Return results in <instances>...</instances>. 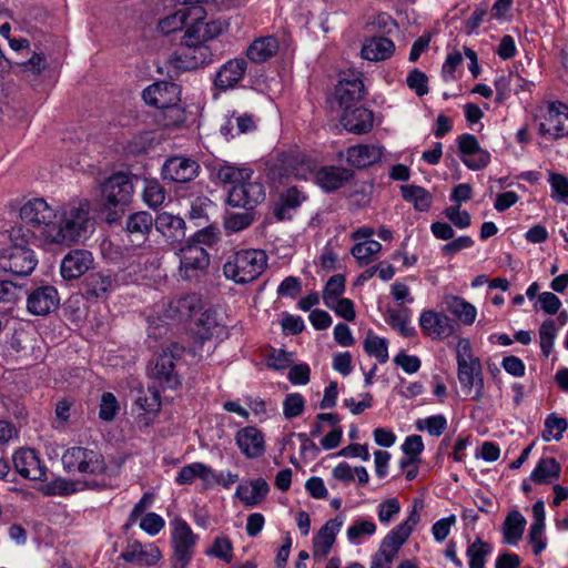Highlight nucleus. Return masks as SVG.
I'll return each instance as SVG.
<instances>
[{
	"label": "nucleus",
	"mask_w": 568,
	"mask_h": 568,
	"mask_svg": "<svg viewBox=\"0 0 568 568\" xmlns=\"http://www.w3.org/2000/svg\"><path fill=\"white\" fill-rule=\"evenodd\" d=\"M89 214L87 200L54 209L44 199L37 197L20 207L21 225L13 229H23L26 237L45 250L64 247L85 239L91 232L93 223Z\"/></svg>",
	"instance_id": "f257e3e1"
},
{
	"label": "nucleus",
	"mask_w": 568,
	"mask_h": 568,
	"mask_svg": "<svg viewBox=\"0 0 568 568\" xmlns=\"http://www.w3.org/2000/svg\"><path fill=\"white\" fill-rule=\"evenodd\" d=\"M272 180L280 182L284 178L295 176L300 180H307L314 176L315 183L324 191L331 192L342 187L351 178L347 169L339 166H323L314 171L313 162L301 154H285L280 163L270 171Z\"/></svg>",
	"instance_id": "f03ea898"
},
{
	"label": "nucleus",
	"mask_w": 568,
	"mask_h": 568,
	"mask_svg": "<svg viewBox=\"0 0 568 568\" xmlns=\"http://www.w3.org/2000/svg\"><path fill=\"white\" fill-rule=\"evenodd\" d=\"M23 229L10 231V242L0 248V272L13 276H28L38 265V257L29 247L33 241L24 236Z\"/></svg>",
	"instance_id": "7ed1b4c3"
},
{
	"label": "nucleus",
	"mask_w": 568,
	"mask_h": 568,
	"mask_svg": "<svg viewBox=\"0 0 568 568\" xmlns=\"http://www.w3.org/2000/svg\"><path fill=\"white\" fill-rule=\"evenodd\" d=\"M62 464L69 471L92 476V487H104L111 478L103 456L94 449L81 446L68 448L62 455Z\"/></svg>",
	"instance_id": "20e7f679"
},
{
	"label": "nucleus",
	"mask_w": 568,
	"mask_h": 568,
	"mask_svg": "<svg viewBox=\"0 0 568 568\" xmlns=\"http://www.w3.org/2000/svg\"><path fill=\"white\" fill-rule=\"evenodd\" d=\"M266 265L267 256L264 251L240 250L227 258L223 266V273L227 280L236 284H246L255 281Z\"/></svg>",
	"instance_id": "39448f33"
},
{
	"label": "nucleus",
	"mask_w": 568,
	"mask_h": 568,
	"mask_svg": "<svg viewBox=\"0 0 568 568\" xmlns=\"http://www.w3.org/2000/svg\"><path fill=\"white\" fill-rule=\"evenodd\" d=\"M539 134L559 139L568 136V105L561 102H549L536 113Z\"/></svg>",
	"instance_id": "423d86ee"
},
{
	"label": "nucleus",
	"mask_w": 568,
	"mask_h": 568,
	"mask_svg": "<svg viewBox=\"0 0 568 568\" xmlns=\"http://www.w3.org/2000/svg\"><path fill=\"white\" fill-rule=\"evenodd\" d=\"M171 529L174 550L172 567L186 568L194 554L197 536L192 531L189 524L181 518L171 521Z\"/></svg>",
	"instance_id": "0eeeda50"
},
{
	"label": "nucleus",
	"mask_w": 568,
	"mask_h": 568,
	"mask_svg": "<svg viewBox=\"0 0 568 568\" xmlns=\"http://www.w3.org/2000/svg\"><path fill=\"white\" fill-rule=\"evenodd\" d=\"M133 184L124 173H115L101 185V201L105 210L123 209L133 196Z\"/></svg>",
	"instance_id": "6e6552de"
},
{
	"label": "nucleus",
	"mask_w": 568,
	"mask_h": 568,
	"mask_svg": "<svg viewBox=\"0 0 568 568\" xmlns=\"http://www.w3.org/2000/svg\"><path fill=\"white\" fill-rule=\"evenodd\" d=\"M179 256V274L184 280L199 277L210 265V255L199 243L185 244Z\"/></svg>",
	"instance_id": "1a4fd4ad"
},
{
	"label": "nucleus",
	"mask_w": 568,
	"mask_h": 568,
	"mask_svg": "<svg viewBox=\"0 0 568 568\" xmlns=\"http://www.w3.org/2000/svg\"><path fill=\"white\" fill-rule=\"evenodd\" d=\"M195 29H187L182 40V48L175 54L176 65L184 70L196 69L204 64L207 58V48L194 38Z\"/></svg>",
	"instance_id": "9d476101"
},
{
	"label": "nucleus",
	"mask_w": 568,
	"mask_h": 568,
	"mask_svg": "<svg viewBox=\"0 0 568 568\" xmlns=\"http://www.w3.org/2000/svg\"><path fill=\"white\" fill-rule=\"evenodd\" d=\"M200 308L201 298L197 294H184L163 303L160 320L181 323L191 318Z\"/></svg>",
	"instance_id": "9b49d317"
},
{
	"label": "nucleus",
	"mask_w": 568,
	"mask_h": 568,
	"mask_svg": "<svg viewBox=\"0 0 568 568\" xmlns=\"http://www.w3.org/2000/svg\"><path fill=\"white\" fill-rule=\"evenodd\" d=\"M134 406L139 410L134 418L136 427L139 429L150 427L155 422L162 407L160 392L155 387L141 390L135 398Z\"/></svg>",
	"instance_id": "f8f14e48"
},
{
	"label": "nucleus",
	"mask_w": 568,
	"mask_h": 568,
	"mask_svg": "<svg viewBox=\"0 0 568 568\" xmlns=\"http://www.w3.org/2000/svg\"><path fill=\"white\" fill-rule=\"evenodd\" d=\"M265 199V190L258 181H245L233 185L227 194V203L233 207L252 210Z\"/></svg>",
	"instance_id": "ddd939ff"
},
{
	"label": "nucleus",
	"mask_w": 568,
	"mask_h": 568,
	"mask_svg": "<svg viewBox=\"0 0 568 568\" xmlns=\"http://www.w3.org/2000/svg\"><path fill=\"white\" fill-rule=\"evenodd\" d=\"M181 89L173 82H155L143 91V100L146 104L168 109L175 106L180 101Z\"/></svg>",
	"instance_id": "4468645a"
},
{
	"label": "nucleus",
	"mask_w": 568,
	"mask_h": 568,
	"mask_svg": "<svg viewBox=\"0 0 568 568\" xmlns=\"http://www.w3.org/2000/svg\"><path fill=\"white\" fill-rule=\"evenodd\" d=\"M14 469L19 475L30 480H47V467L31 448L17 450L12 456Z\"/></svg>",
	"instance_id": "2eb2a0df"
},
{
	"label": "nucleus",
	"mask_w": 568,
	"mask_h": 568,
	"mask_svg": "<svg viewBox=\"0 0 568 568\" xmlns=\"http://www.w3.org/2000/svg\"><path fill=\"white\" fill-rule=\"evenodd\" d=\"M458 149L463 163L473 171L481 170L490 162V153L479 145L473 134H462L458 138Z\"/></svg>",
	"instance_id": "dca6fc26"
},
{
	"label": "nucleus",
	"mask_w": 568,
	"mask_h": 568,
	"mask_svg": "<svg viewBox=\"0 0 568 568\" xmlns=\"http://www.w3.org/2000/svg\"><path fill=\"white\" fill-rule=\"evenodd\" d=\"M422 333L432 339H444L452 335V320L444 313L434 310H424L418 318Z\"/></svg>",
	"instance_id": "f3484780"
},
{
	"label": "nucleus",
	"mask_w": 568,
	"mask_h": 568,
	"mask_svg": "<svg viewBox=\"0 0 568 568\" xmlns=\"http://www.w3.org/2000/svg\"><path fill=\"white\" fill-rule=\"evenodd\" d=\"M235 444L241 454L247 459L260 458L266 450L264 435L254 426L239 429L235 434Z\"/></svg>",
	"instance_id": "a211bd4d"
},
{
	"label": "nucleus",
	"mask_w": 568,
	"mask_h": 568,
	"mask_svg": "<svg viewBox=\"0 0 568 568\" xmlns=\"http://www.w3.org/2000/svg\"><path fill=\"white\" fill-rule=\"evenodd\" d=\"M200 165L195 160L184 156L168 159L162 168V176L178 183H186L197 176Z\"/></svg>",
	"instance_id": "6ab92c4d"
},
{
	"label": "nucleus",
	"mask_w": 568,
	"mask_h": 568,
	"mask_svg": "<svg viewBox=\"0 0 568 568\" xmlns=\"http://www.w3.org/2000/svg\"><path fill=\"white\" fill-rule=\"evenodd\" d=\"M344 516H336L327 520L320 531L313 538V557L315 559L325 558L331 551L337 534L344 525Z\"/></svg>",
	"instance_id": "aec40b11"
},
{
	"label": "nucleus",
	"mask_w": 568,
	"mask_h": 568,
	"mask_svg": "<svg viewBox=\"0 0 568 568\" xmlns=\"http://www.w3.org/2000/svg\"><path fill=\"white\" fill-rule=\"evenodd\" d=\"M59 305L58 291L51 286H40L33 290L27 298V310L32 315L44 316Z\"/></svg>",
	"instance_id": "412c9836"
},
{
	"label": "nucleus",
	"mask_w": 568,
	"mask_h": 568,
	"mask_svg": "<svg viewBox=\"0 0 568 568\" xmlns=\"http://www.w3.org/2000/svg\"><path fill=\"white\" fill-rule=\"evenodd\" d=\"M93 262L94 258L91 252L73 250L61 262V276L68 281L79 278L93 266Z\"/></svg>",
	"instance_id": "4be33fe9"
},
{
	"label": "nucleus",
	"mask_w": 568,
	"mask_h": 568,
	"mask_svg": "<svg viewBox=\"0 0 568 568\" xmlns=\"http://www.w3.org/2000/svg\"><path fill=\"white\" fill-rule=\"evenodd\" d=\"M174 355L172 351H164L158 358L151 371V375L162 386L174 389L181 384L180 376L175 372Z\"/></svg>",
	"instance_id": "5701e85b"
},
{
	"label": "nucleus",
	"mask_w": 568,
	"mask_h": 568,
	"mask_svg": "<svg viewBox=\"0 0 568 568\" xmlns=\"http://www.w3.org/2000/svg\"><path fill=\"white\" fill-rule=\"evenodd\" d=\"M247 63L242 58L226 61L217 71L214 84L220 90L234 88L244 77Z\"/></svg>",
	"instance_id": "b1692460"
},
{
	"label": "nucleus",
	"mask_w": 568,
	"mask_h": 568,
	"mask_svg": "<svg viewBox=\"0 0 568 568\" xmlns=\"http://www.w3.org/2000/svg\"><path fill=\"white\" fill-rule=\"evenodd\" d=\"M457 378L465 394L471 395L473 399H480L484 395L483 366L457 367Z\"/></svg>",
	"instance_id": "393cba45"
},
{
	"label": "nucleus",
	"mask_w": 568,
	"mask_h": 568,
	"mask_svg": "<svg viewBox=\"0 0 568 568\" xmlns=\"http://www.w3.org/2000/svg\"><path fill=\"white\" fill-rule=\"evenodd\" d=\"M122 558L138 566L152 567L160 560L161 552L153 544L142 545L139 541H132L123 551Z\"/></svg>",
	"instance_id": "a878e982"
},
{
	"label": "nucleus",
	"mask_w": 568,
	"mask_h": 568,
	"mask_svg": "<svg viewBox=\"0 0 568 568\" xmlns=\"http://www.w3.org/2000/svg\"><path fill=\"white\" fill-rule=\"evenodd\" d=\"M383 152V148L377 144L353 145L346 151V161L353 166L363 169L381 161Z\"/></svg>",
	"instance_id": "bb28decb"
},
{
	"label": "nucleus",
	"mask_w": 568,
	"mask_h": 568,
	"mask_svg": "<svg viewBox=\"0 0 568 568\" xmlns=\"http://www.w3.org/2000/svg\"><path fill=\"white\" fill-rule=\"evenodd\" d=\"M341 123L352 133H366L373 128V113L363 106L354 109L348 106L344 109Z\"/></svg>",
	"instance_id": "cd10ccee"
},
{
	"label": "nucleus",
	"mask_w": 568,
	"mask_h": 568,
	"mask_svg": "<svg viewBox=\"0 0 568 568\" xmlns=\"http://www.w3.org/2000/svg\"><path fill=\"white\" fill-rule=\"evenodd\" d=\"M270 491V486L263 478H255L237 486L235 496L245 507H254L261 504Z\"/></svg>",
	"instance_id": "c85d7f7f"
},
{
	"label": "nucleus",
	"mask_w": 568,
	"mask_h": 568,
	"mask_svg": "<svg viewBox=\"0 0 568 568\" xmlns=\"http://www.w3.org/2000/svg\"><path fill=\"white\" fill-rule=\"evenodd\" d=\"M154 225L170 243L179 242L185 236V223L179 215L161 212L154 220Z\"/></svg>",
	"instance_id": "c756f323"
},
{
	"label": "nucleus",
	"mask_w": 568,
	"mask_h": 568,
	"mask_svg": "<svg viewBox=\"0 0 568 568\" xmlns=\"http://www.w3.org/2000/svg\"><path fill=\"white\" fill-rule=\"evenodd\" d=\"M196 478L201 479L206 488H210L215 480L214 470L203 463H192L181 468L175 481L179 485H190Z\"/></svg>",
	"instance_id": "7c9ffc66"
},
{
	"label": "nucleus",
	"mask_w": 568,
	"mask_h": 568,
	"mask_svg": "<svg viewBox=\"0 0 568 568\" xmlns=\"http://www.w3.org/2000/svg\"><path fill=\"white\" fill-rule=\"evenodd\" d=\"M395 51L394 42L385 37H374L365 41L362 57L369 61H382L390 58Z\"/></svg>",
	"instance_id": "2f4dec72"
},
{
	"label": "nucleus",
	"mask_w": 568,
	"mask_h": 568,
	"mask_svg": "<svg viewBox=\"0 0 568 568\" xmlns=\"http://www.w3.org/2000/svg\"><path fill=\"white\" fill-rule=\"evenodd\" d=\"M363 82L358 78H342L335 88V98L341 108H348L351 103L363 97Z\"/></svg>",
	"instance_id": "473e14b6"
},
{
	"label": "nucleus",
	"mask_w": 568,
	"mask_h": 568,
	"mask_svg": "<svg viewBox=\"0 0 568 568\" xmlns=\"http://www.w3.org/2000/svg\"><path fill=\"white\" fill-rule=\"evenodd\" d=\"M561 466L554 457H542L532 469L529 478L537 485L551 484L560 477Z\"/></svg>",
	"instance_id": "72a5a7b5"
},
{
	"label": "nucleus",
	"mask_w": 568,
	"mask_h": 568,
	"mask_svg": "<svg viewBox=\"0 0 568 568\" xmlns=\"http://www.w3.org/2000/svg\"><path fill=\"white\" fill-rule=\"evenodd\" d=\"M278 50V41L273 36L255 39L246 50L247 58L255 63L264 62L272 58Z\"/></svg>",
	"instance_id": "f704fd0d"
},
{
	"label": "nucleus",
	"mask_w": 568,
	"mask_h": 568,
	"mask_svg": "<svg viewBox=\"0 0 568 568\" xmlns=\"http://www.w3.org/2000/svg\"><path fill=\"white\" fill-rule=\"evenodd\" d=\"M118 285L116 278L102 272L89 275L83 282L84 294L93 297H102L113 291Z\"/></svg>",
	"instance_id": "c9c22d12"
},
{
	"label": "nucleus",
	"mask_w": 568,
	"mask_h": 568,
	"mask_svg": "<svg viewBox=\"0 0 568 568\" xmlns=\"http://www.w3.org/2000/svg\"><path fill=\"white\" fill-rule=\"evenodd\" d=\"M376 530L377 526L372 519L358 517L347 527L346 537L351 545L358 546L374 536Z\"/></svg>",
	"instance_id": "e433bc0d"
},
{
	"label": "nucleus",
	"mask_w": 568,
	"mask_h": 568,
	"mask_svg": "<svg viewBox=\"0 0 568 568\" xmlns=\"http://www.w3.org/2000/svg\"><path fill=\"white\" fill-rule=\"evenodd\" d=\"M402 545L385 536L378 550L372 556L369 568H392Z\"/></svg>",
	"instance_id": "4c0bfd02"
},
{
	"label": "nucleus",
	"mask_w": 568,
	"mask_h": 568,
	"mask_svg": "<svg viewBox=\"0 0 568 568\" xmlns=\"http://www.w3.org/2000/svg\"><path fill=\"white\" fill-rule=\"evenodd\" d=\"M446 308L464 325H471L476 321L477 310L469 302L459 296L446 297Z\"/></svg>",
	"instance_id": "58836bf2"
},
{
	"label": "nucleus",
	"mask_w": 568,
	"mask_h": 568,
	"mask_svg": "<svg viewBox=\"0 0 568 568\" xmlns=\"http://www.w3.org/2000/svg\"><path fill=\"white\" fill-rule=\"evenodd\" d=\"M217 179L223 183L237 185L241 182L251 180L253 176V170L246 165H235L231 163H224L217 168Z\"/></svg>",
	"instance_id": "ea45409f"
},
{
	"label": "nucleus",
	"mask_w": 568,
	"mask_h": 568,
	"mask_svg": "<svg viewBox=\"0 0 568 568\" xmlns=\"http://www.w3.org/2000/svg\"><path fill=\"white\" fill-rule=\"evenodd\" d=\"M525 526L526 519L519 511L509 513L503 528L505 542L516 545L521 539Z\"/></svg>",
	"instance_id": "a19ab883"
},
{
	"label": "nucleus",
	"mask_w": 568,
	"mask_h": 568,
	"mask_svg": "<svg viewBox=\"0 0 568 568\" xmlns=\"http://www.w3.org/2000/svg\"><path fill=\"white\" fill-rule=\"evenodd\" d=\"M199 27V31H194V38L200 42L204 43L220 36L227 27L222 20H212L210 22L202 21L201 14L195 17V22L189 29H195Z\"/></svg>",
	"instance_id": "79ce46f5"
},
{
	"label": "nucleus",
	"mask_w": 568,
	"mask_h": 568,
	"mask_svg": "<svg viewBox=\"0 0 568 568\" xmlns=\"http://www.w3.org/2000/svg\"><path fill=\"white\" fill-rule=\"evenodd\" d=\"M420 519L419 509L414 505L406 520L387 532V537L404 545Z\"/></svg>",
	"instance_id": "37998d69"
},
{
	"label": "nucleus",
	"mask_w": 568,
	"mask_h": 568,
	"mask_svg": "<svg viewBox=\"0 0 568 568\" xmlns=\"http://www.w3.org/2000/svg\"><path fill=\"white\" fill-rule=\"evenodd\" d=\"M385 320L392 328L398 331L404 337H414L416 335V329L412 326L410 317L404 311L388 310Z\"/></svg>",
	"instance_id": "c03bdc74"
},
{
	"label": "nucleus",
	"mask_w": 568,
	"mask_h": 568,
	"mask_svg": "<svg viewBox=\"0 0 568 568\" xmlns=\"http://www.w3.org/2000/svg\"><path fill=\"white\" fill-rule=\"evenodd\" d=\"M402 195L405 201L412 203L420 212L427 211L432 204V195L424 187L416 185L402 186Z\"/></svg>",
	"instance_id": "a18cd8bd"
},
{
	"label": "nucleus",
	"mask_w": 568,
	"mask_h": 568,
	"mask_svg": "<svg viewBox=\"0 0 568 568\" xmlns=\"http://www.w3.org/2000/svg\"><path fill=\"white\" fill-rule=\"evenodd\" d=\"M364 349L369 355L377 359L378 363L385 364L388 356V343L373 332H368L364 341Z\"/></svg>",
	"instance_id": "49530a36"
},
{
	"label": "nucleus",
	"mask_w": 568,
	"mask_h": 568,
	"mask_svg": "<svg viewBox=\"0 0 568 568\" xmlns=\"http://www.w3.org/2000/svg\"><path fill=\"white\" fill-rule=\"evenodd\" d=\"M154 224V219L148 212H136L126 220V231L131 235L144 237L148 235Z\"/></svg>",
	"instance_id": "de8ad7c7"
},
{
	"label": "nucleus",
	"mask_w": 568,
	"mask_h": 568,
	"mask_svg": "<svg viewBox=\"0 0 568 568\" xmlns=\"http://www.w3.org/2000/svg\"><path fill=\"white\" fill-rule=\"evenodd\" d=\"M382 244L375 240H367L356 243L352 247V255L356 258L359 265H367L373 262L376 255L381 252Z\"/></svg>",
	"instance_id": "09e8293b"
},
{
	"label": "nucleus",
	"mask_w": 568,
	"mask_h": 568,
	"mask_svg": "<svg viewBox=\"0 0 568 568\" xmlns=\"http://www.w3.org/2000/svg\"><path fill=\"white\" fill-rule=\"evenodd\" d=\"M491 550L490 545L480 538L469 544L466 550L469 568H485L486 558L491 554Z\"/></svg>",
	"instance_id": "8fccbe9b"
},
{
	"label": "nucleus",
	"mask_w": 568,
	"mask_h": 568,
	"mask_svg": "<svg viewBox=\"0 0 568 568\" xmlns=\"http://www.w3.org/2000/svg\"><path fill=\"white\" fill-rule=\"evenodd\" d=\"M205 555L230 564L233 559L232 541L226 536H217L212 546L205 550Z\"/></svg>",
	"instance_id": "3c124183"
},
{
	"label": "nucleus",
	"mask_w": 568,
	"mask_h": 568,
	"mask_svg": "<svg viewBox=\"0 0 568 568\" xmlns=\"http://www.w3.org/2000/svg\"><path fill=\"white\" fill-rule=\"evenodd\" d=\"M189 12L186 9H179L159 21L158 29L163 34H170L183 29Z\"/></svg>",
	"instance_id": "603ef678"
},
{
	"label": "nucleus",
	"mask_w": 568,
	"mask_h": 568,
	"mask_svg": "<svg viewBox=\"0 0 568 568\" xmlns=\"http://www.w3.org/2000/svg\"><path fill=\"white\" fill-rule=\"evenodd\" d=\"M39 490L45 496H64L75 493L77 486L73 481L55 478L41 484Z\"/></svg>",
	"instance_id": "864d4df0"
},
{
	"label": "nucleus",
	"mask_w": 568,
	"mask_h": 568,
	"mask_svg": "<svg viewBox=\"0 0 568 568\" xmlns=\"http://www.w3.org/2000/svg\"><path fill=\"white\" fill-rule=\"evenodd\" d=\"M456 362L457 367L481 365L479 357H477L468 338H459L456 344Z\"/></svg>",
	"instance_id": "5fc2aeb1"
},
{
	"label": "nucleus",
	"mask_w": 568,
	"mask_h": 568,
	"mask_svg": "<svg viewBox=\"0 0 568 568\" xmlns=\"http://www.w3.org/2000/svg\"><path fill=\"white\" fill-rule=\"evenodd\" d=\"M142 197L148 206L155 209L164 202L165 193L156 180H145Z\"/></svg>",
	"instance_id": "6e6d98bb"
},
{
	"label": "nucleus",
	"mask_w": 568,
	"mask_h": 568,
	"mask_svg": "<svg viewBox=\"0 0 568 568\" xmlns=\"http://www.w3.org/2000/svg\"><path fill=\"white\" fill-rule=\"evenodd\" d=\"M416 428L420 432H427L430 436L438 437L447 428V419L444 415H432L420 418L416 422Z\"/></svg>",
	"instance_id": "4d7b16f0"
},
{
	"label": "nucleus",
	"mask_w": 568,
	"mask_h": 568,
	"mask_svg": "<svg viewBox=\"0 0 568 568\" xmlns=\"http://www.w3.org/2000/svg\"><path fill=\"white\" fill-rule=\"evenodd\" d=\"M567 427L568 423L565 418L558 417L555 414H550L545 420V432L542 434L544 440H559L562 437V434L566 432Z\"/></svg>",
	"instance_id": "13d9d810"
},
{
	"label": "nucleus",
	"mask_w": 568,
	"mask_h": 568,
	"mask_svg": "<svg viewBox=\"0 0 568 568\" xmlns=\"http://www.w3.org/2000/svg\"><path fill=\"white\" fill-rule=\"evenodd\" d=\"M345 291V277L342 274L333 275L326 283L323 291V301L325 305H332L334 301L342 298Z\"/></svg>",
	"instance_id": "bf43d9fd"
},
{
	"label": "nucleus",
	"mask_w": 568,
	"mask_h": 568,
	"mask_svg": "<svg viewBox=\"0 0 568 568\" xmlns=\"http://www.w3.org/2000/svg\"><path fill=\"white\" fill-rule=\"evenodd\" d=\"M548 182L551 187V197L560 203L568 204V178L558 173H550Z\"/></svg>",
	"instance_id": "052dcab7"
},
{
	"label": "nucleus",
	"mask_w": 568,
	"mask_h": 568,
	"mask_svg": "<svg viewBox=\"0 0 568 568\" xmlns=\"http://www.w3.org/2000/svg\"><path fill=\"white\" fill-rule=\"evenodd\" d=\"M557 328L552 320L545 321L539 328L540 347L542 354L548 357L551 353Z\"/></svg>",
	"instance_id": "680f3d73"
},
{
	"label": "nucleus",
	"mask_w": 568,
	"mask_h": 568,
	"mask_svg": "<svg viewBox=\"0 0 568 568\" xmlns=\"http://www.w3.org/2000/svg\"><path fill=\"white\" fill-rule=\"evenodd\" d=\"M120 410V405L116 397L109 392H105L101 396L99 417L104 422H111L115 418Z\"/></svg>",
	"instance_id": "e2e57ef3"
},
{
	"label": "nucleus",
	"mask_w": 568,
	"mask_h": 568,
	"mask_svg": "<svg viewBox=\"0 0 568 568\" xmlns=\"http://www.w3.org/2000/svg\"><path fill=\"white\" fill-rule=\"evenodd\" d=\"M305 408V399L300 393H291L283 400V415L287 419L300 416Z\"/></svg>",
	"instance_id": "0e129e2a"
},
{
	"label": "nucleus",
	"mask_w": 568,
	"mask_h": 568,
	"mask_svg": "<svg viewBox=\"0 0 568 568\" xmlns=\"http://www.w3.org/2000/svg\"><path fill=\"white\" fill-rule=\"evenodd\" d=\"M400 511V504L397 498H388L381 503L377 507L378 520L383 525H387Z\"/></svg>",
	"instance_id": "69168bd1"
},
{
	"label": "nucleus",
	"mask_w": 568,
	"mask_h": 568,
	"mask_svg": "<svg viewBox=\"0 0 568 568\" xmlns=\"http://www.w3.org/2000/svg\"><path fill=\"white\" fill-rule=\"evenodd\" d=\"M253 222V215L250 212L231 213L225 219V227L231 232H240L247 229Z\"/></svg>",
	"instance_id": "338daca9"
},
{
	"label": "nucleus",
	"mask_w": 568,
	"mask_h": 568,
	"mask_svg": "<svg viewBox=\"0 0 568 568\" xmlns=\"http://www.w3.org/2000/svg\"><path fill=\"white\" fill-rule=\"evenodd\" d=\"M139 526L148 535L155 536L164 528L165 520L156 513H148L140 519Z\"/></svg>",
	"instance_id": "774afa93"
}]
</instances>
